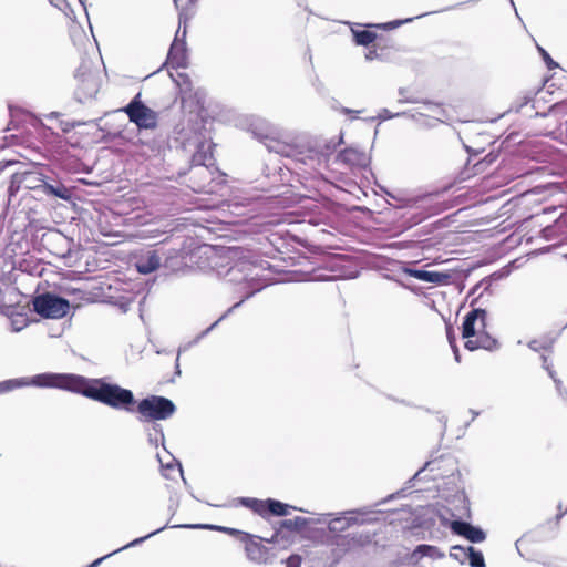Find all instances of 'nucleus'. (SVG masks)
Returning <instances> with one entry per match:
<instances>
[{
  "instance_id": "bf43d9fd",
  "label": "nucleus",
  "mask_w": 567,
  "mask_h": 567,
  "mask_svg": "<svg viewBox=\"0 0 567 567\" xmlns=\"http://www.w3.org/2000/svg\"><path fill=\"white\" fill-rule=\"evenodd\" d=\"M309 224L313 225V226H317L320 224V220L318 218H310L309 219Z\"/></svg>"
},
{
  "instance_id": "13d9d810",
  "label": "nucleus",
  "mask_w": 567,
  "mask_h": 567,
  "mask_svg": "<svg viewBox=\"0 0 567 567\" xmlns=\"http://www.w3.org/2000/svg\"><path fill=\"white\" fill-rule=\"evenodd\" d=\"M416 101L413 99H400L399 103H415Z\"/></svg>"
},
{
  "instance_id": "2eb2a0df",
  "label": "nucleus",
  "mask_w": 567,
  "mask_h": 567,
  "mask_svg": "<svg viewBox=\"0 0 567 567\" xmlns=\"http://www.w3.org/2000/svg\"><path fill=\"white\" fill-rule=\"evenodd\" d=\"M402 272L410 277H413L417 280H421L424 282L436 284V285L445 284L451 278V276L446 272L430 271V270H425V269H416V268H411L406 265H404L402 267Z\"/></svg>"
},
{
  "instance_id": "774afa93",
  "label": "nucleus",
  "mask_w": 567,
  "mask_h": 567,
  "mask_svg": "<svg viewBox=\"0 0 567 567\" xmlns=\"http://www.w3.org/2000/svg\"><path fill=\"white\" fill-rule=\"evenodd\" d=\"M544 566H545V567H554V566H553L551 564H549V563H544Z\"/></svg>"
},
{
  "instance_id": "49530a36",
  "label": "nucleus",
  "mask_w": 567,
  "mask_h": 567,
  "mask_svg": "<svg viewBox=\"0 0 567 567\" xmlns=\"http://www.w3.org/2000/svg\"><path fill=\"white\" fill-rule=\"evenodd\" d=\"M49 2L60 10H63V6H64L65 8L70 9L71 13H73V10L66 3V0H49Z\"/></svg>"
},
{
  "instance_id": "c85d7f7f",
  "label": "nucleus",
  "mask_w": 567,
  "mask_h": 567,
  "mask_svg": "<svg viewBox=\"0 0 567 567\" xmlns=\"http://www.w3.org/2000/svg\"><path fill=\"white\" fill-rule=\"evenodd\" d=\"M477 339H478V343L481 346V349H484V350H487V351H494L496 349H498V341L496 339H494L493 337H491L488 333L486 332H477Z\"/></svg>"
},
{
  "instance_id": "bb28decb",
  "label": "nucleus",
  "mask_w": 567,
  "mask_h": 567,
  "mask_svg": "<svg viewBox=\"0 0 567 567\" xmlns=\"http://www.w3.org/2000/svg\"><path fill=\"white\" fill-rule=\"evenodd\" d=\"M352 35L355 44L368 47L377 39V33L370 30H354L352 29Z\"/></svg>"
},
{
  "instance_id": "9d476101",
  "label": "nucleus",
  "mask_w": 567,
  "mask_h": 567,
  "mask_svg": "<svg viewBox=\"0 0 567 567\" xmlns=\"http://www.w3.org/2000/svg\"><path fill=\"white\" fill-rule=\"evenodd\" d=\"M235 506L240 505L251 509L261 517L268 515L285 517L289 515L290 505L275 498L258 499L254 497H238L234 499Z\"/></svg>"
},
{
  "instance_id": "8fccbe9b",
  "label": "nucleus",
  "mask_w": 567,
  "mask_h": 567,
  "mask_svg": "<svg viewBox=\"0 0 567 567\" xmlns=\"http://www.w3.org/2000/svg\"><path fill=\"white\" fill-rule=\"evenodd\" d=\"M313 85H315L317 92H319V93L322 92L323 84H322V82L319 79H316V81L313 82Z\"/></svg>"
},
{
  "instance_id": "e2e57ef3",
  "label": "nucleus",
  "mask_w": 567,
  "mask_h": 567,
  "mask_svg": "<svg viewBox=\"0 0 567 567\" xmlns=\"http://www.w3.org/2000/svg\"><path fill=\"white\" fill-rule=\"evenodd\" d=\"M327 516H330V514L324 515V517H327ZM326 520H327L326 518H319L317 520V523L321 524V523H326Z\"/></svg>"
},
{
  "instance_id": "5fc2aeb1",
  "label": "nucleus",
  "mask_w": 567,
  "mask_h": 567,
  "mask_svg": "<svg viewBox=\"0 0 567 567\" xmlns=\"http://www.w3.org/2000/svg\"><path fill=\"white\" fill-rule=\"evenodd\" d=\"M404 489H402L401 492H398L395 494H391L390 496H388L386 498L382 499L379 504H383V503H386L389 499H393L396 495L403 493Z\"/></svg>"
},
{
  "instance_id": "09e8293b",
  "label": "nucleus",
  "mask_w": 567,
  "mask_h": 567,
  "mask_svg": "<svg viewBox=\"0 0 567 567\" xmlns=\"http://www.w3.org/2000/svg\"><path fill=\"white\" fill-rule=\"evenodd\" d=\"M451 348H452L455 361L461 362V354H460V349H458L457 344H453V346H451Z\"/></svg>"
},
{
  "instance_id": "4d7b16f0",
  "label": "nucleus",
  "mask_w": 567,
  "mask_h": 567,
  "mask_svg": "<svg viewBox=\"0 0 567 567\" xmlns=\"http://www.w3.org/2000/svg\"><path fill=\"white\" fill-rule=\"evenodd\" d=\"M520 543H522V539H517L516 543H515V546H516V549L518 551V554L523 557V553L520 551Z\"/></svg>"
},
{
  "instance_id": "58836bf2",
  "label": "nucleus",
  "mask_w": 567,
  "mask_h": 567,
  "mask_svg": "<svg viewBox=\"0 0 567 567\" xmlns=\"http://www.w3.org/2000/svg\"><path fill=\"white\" fill-rule=\"evenodd\" d=\"M178 78L182 82H177L178 86L182 91H190L192 90V81L186 73H178Z\"/></svg>"
},
{
  "instance_id": "473e14b6",
  "label": "nucleus",
  "mask_w": 567,
  "mask_h": 567,
  "mask_svg": "<svg viewBox=\"0 0 567 567\" xmlns=\"http://www.w3.org/2000/svg\"><path fill=\"white\" fill-rule=\"evenodd\" d=\"M450 556L454 560L464 564L468 557V550L463 546L456 545L451 548Z\"/></svg>"
},
{
  "instance_id": "9b49d317",
  "label": "nucleus",
  "mask_w": 567,
  "mask_h": 567,
  "mask_svg": "<svg viewBox=\"0 0 567 567\" xmlns=\"http://www.w3.org/2000/svg\"><path fill=\"white\" fill-rule=\"evenodd\" d=\"M186 33V17L181 12L178 16V29L167 54V63L173 69L187 66Z\"/></svg>"
},
{
  "instance_id": "f8f14e48",
  "label": "nucleus",
  "mask_w": 567,
  "mask_h": 567,
  "mask_svg": "<svg viewBox=\"0 0 567 567\" xmlns=\"http://www.w3.org/2000/svg\"><path fill=\"white\" fill-rule=\"evenodd\" d=\"M453 516L454 514L445 506L440 504L431 505L425 507L414 519L416 525L413 526V528L421 527L424 529H431L437 522H440L443 527H450V523L453 520L451 517Z\"/></svg>"
},
{
  "instance_id": "b1692460",
  "label": "nucleus",
  "mask_w": 567,
  "mask_h": 567,
  "mask_svg": "<svg viewBox=\"0 0 567 567\" xmlns=\"http://www.w3.org/2000/svg\"><path fill=\"white\" fill-rule=\"evenodd\" d=\"M2 312L11 318V330L20 332L29 324V318L23 313H14L11 305H2Z\"/></svg>"
},
{
  "instance_id": "69168bd1",
  "label": "nucleus",
  "mask_w": 567,
  "mask_h": 567,
  "mask_svg": "<svg viewBox=\"0 0 567 567\" xmlns=\"http://www.w3.org/2000/svg\"><path fill=\"white\" fill-rule=\"evenodd\" d=\"M342 111H343L344 113H347V114H348V113H352V112H353L352 110L347 109V107H344Z\"/></svg>"
},
{
  "instance_id": "ea45409f",
  "label": "nucleus",
  "mask_w": 567,
  "mask_h": 567,
  "mask_svg": "<svg viewBox=\"0 0 567 567\" xmlns=\"http://www.w3.org/2000/svg\"><path fill=\"white\" fill-rule=\"evenodd\" d=\"M554 383L556 385V390L559 394V396L564 400V402L566 403L567 405V391L566 389L563 386V382L560 379H554Z\"/></svg>"
},
{
  "instance_id": "39448f33",
  "label": "nucleus",
  "mask_w": 567,
  "mask_h": 567,
  "mask_svg": "<svg viewBox=\"0 0 567 567\" xmlns=\"http://www.w3.org/2000/svg\"><path fill=\"white\" fill-rule=\"evenodd\" d=\"M123 389V386H121ZM126 390V388H124ZM134 395L133 391L127 389ZM134 403L130 406L128 410L126 409H116L114 410L118 411H125V412H134V406L136 405V411L140 414L141 421H146L148 423L155 422V421H162L169 419L175 412H176V405L175 403L165 396L162 395H148L138 402L136 401L135 396H133Z\"/></svg>"
},
{
  "instance_id": "7c9ffc66",
  "label": "nucleus",
  "mask_w": 567,
  "mask_h": 567,
  "mask_svg": "<svg viewBox=\"0 0 567 567\" xmlns=\"http://www.w3.org/2000/svg\"><path fill=\"white\" fill-rule=\"evenodd\" d=\"M20 188H23L22 178L20 172H16L10 177V183L8 186V195L9 197H13Z\"/></svg>"
},
{
  "instance_id": "4c0bfd02",
  "label": "nucleus",
  "mask_w": 567,
  "mask_h": 567,
  "mask_svg": "<svg viewBox=\"0 0 567 567\" xmlns=\"http://www.w3.org/2000/svg\"><path fill=\"white\" fill-rule=\"evenodd\" d=\"M537 50L539 52V54L542 55L546 66L549 69V70H554L556 68H558V63L555 62L551 56L549 55V53L544 49L542 48L540 45H537Z\"/></svg>"
},
{
  "instance_id": "f03ea898",
  "label": "nucleus",
  "mask_w": 567,
  "mask_h": 567,
  "mask_svg": "<svg viewBox=\"0 0 567 567\" xmlns=\"http://www.w3.org/2000/svg\"><path fill=\"white\" fill-rule=\"evenodd\" d=\"M233 254L237 259L227 262L226 266H221L217 270V274L230 284L243 286L245 296L240 301L230 307L218 320L204 330L198 339L207 336L221 320L240 307L246 299H249L269 285V279L265 278L262 275L267 268L266 266H269L267 261L258 260L250 254L241 256H239L237 251H233Z\"/></svg>"
},
{
  "instance_id": "e433bc0d",
  "label": "nucleus",
  "mask_w": 567,
  "mask_h": 567,
  "mask_svg": "<svg viewBox=\"0 0 567 567\" xmlns=\"http://www.w3.org/2000/svg\"><path fill=\"white\" fill-rule=\"evenodd\" d=\"M437 465V461H429L424 464V466L422 468H420L414 475L412 478L409 480V484H411L413 481L415 480H419L421 474L424 472V471H430V472H434L435 470H437L439 467L436 466Z\"/></svg>"
},
{
  "instance_id": "c03bdc74",
  "label": "nucleus",
  "mask_w": 567,
  "mask_h": 567,
  "mask_svg": "<svg viewBox=\"0 0 567 567\" xmlns=\"http://www.w3.org/2000/svg\"><path fill=\"white\" fill-rule=\"evenodd\" d=\"M446 338L450 346L456 344L454 328L451 324H446Z\"/></svg>"
},
{
  "instance_id": "393cba45",
  "label": "nucleus",
  "mask_w": 567,
  "mask_h": 567,
  "mask_svg": "<svg viewBox=\"0 0 567 567\" xmlns=\"http://www.w3.org/2000/svg\"><path fill=\"white\" fill-rule=\"evenodd\" d=\"M22 178L23 188L40 193L41 183L43 182L44 175L38 172L24 171L20 172Z\"/></svg>"
},
{
  "instance_id": "de8ad7c7",
  "label": "nucleus",
  "mask_w": 567,
  "mask_h": 567,
  "mask_svg": "<svg viewBox=\"0 0 567 567\" xmlns=\"http://www.w3.org/2000/svg\"><path fill=\"white\" fill-rule=\"evenodd\" d=\"M112 555H113L112 553L104 555L103 557H100V558L95 559L94 561H92L87 567H97L103 560L111 557Z\"/></svg>"
},
{
  "instance_id": "f3484780",
  "label": "nucleus",
  "mask_w": 567,
  "mask_h": 567,
  "mask_svg": "<svg viewBox=\"0 0 567 567\" xmlns=\"http://www.w3.org/2000/svg\"><path fill=\"white\" fill-rule=\"evenodd\" d=\"M161 266V256L157 250H147L145 254L137 257L135 267L142 275H148L157 270Z\"/></svg>"
},
{
  "instance_id": "dca6fc26",
  "label": "nucleus",
  "mask_w": 567,
  "mask_h": 567,
  "mask_svg": "<svg viewBox=\"0 0 567 567\" xmlns=\"http://www.w3.org/2000/svg\"><path fill=\"white\" fill-rule=\"evenodd\" d=\"M47 197H54L69 200L72 196L71 190L58 179H48L45 176L41 183L40 193Z\"/></svg>"
},
{
  "instance_id": "37998d69",
  "label": "nucleus",
  "mask_w": 567,
  "mask_h": 567,
  "mask_svg": "<svg viewBox=\"0 0 567 567\" xmlns=\"http://www.w3.org/2000/svg\"><path fill=\"white\" fill-rule=\"evenodd\" d=\"M464 347L468 351H475L477 349H481V346L478 343V339L477 338L475 340H472L471 338L466 339V341L464 343Z\"/></svg>"
},
{
  "instance_id": "603ef678",
  "label": "nucleus",
  "mask_w": 567,
  "mask_h": 567,
  "mask_svg": "<svg viewBox=\"0 0 567 567\" xmlns=\"http://www.w3.org/2000/svg\"><path fill=\"white\" fill-rule=\"evenodd\" d=\"M73 127H74V124H71L69 122L62 123V125H61L62 131L65 133L71 131Z\"/></svg>"
},
{
  "instance_id": "cd10ccee",
  "label": "nucleus",
  "mask_w": 567,
  "mask_h": 567,
  "mask_svg": "<svg viewBox=\"0 0 567 567\" xmlns=\"http://www.w3.org/2000/svg\"><path fill=\"white\" fill-rule=\"evenodd\" d=\"M172 526H173V525H169V524L167 523V524H165L164 526H162V527L157 528L156 530H154V532H152V533H150V534H147V535H145V536H143V537L135 538L134 540L130 542L128 544H126V545H124V546H122V547H120V548H117V549L113 550V551H112V554H117V553H120V551H122V550H125V549H127V548H131V547H135V546H137V545H141V544H142V543H144L146 539H148V538L153 537L154 535H156V534L161 533V532H162V530H164L165 528H173Z\"/></svg>"
},
{
  "instance_id": "f257e3e1",
  "label": "nucleus",
  "mask_w": 567,
  "mask_h": 567,
  "mask_svg": "<svg viewBox=\"0 0 567 567\" xmlns=\"http://www.w3.org/2000/svg\"><path fill=\"white\" fill-rule=\"evenodd\" d=\"M32 385L37 388H54L85 396L109 408L128 410L134 403L130 391L107 378H87L74 373L45 372L31 378L9 379L0 382V394L18 388Z\"/></svg>"
},
{
  "instance_id": "a18cd8bd",
  "label": "nucleus",
  "mask_w": 567,
  "mask_h": 567,
  "mask_svg": "<svg viewBox=\"0 0 567 567\" xmlns=\"http://www.w3.org/2000/svg\"><path fill=\"white\" fill-rule=\"evenodd\" d=\"M458 498L462 501V503L464 504L463 506V509H464V513L463 515L470 517L471 516V512H470V502L466 497V495L464 493H462Z\"/></svg>"
},
{
  "instance_id": "ddd939ff",
  "label": "nucleus",
  "mask_w": 567,
  "mask_h": 567,
  "mask_svg": "<svg viewBox=\"0 0 567 567\" xmlns=\"http://www.w3.org/2000/svg\"><path fill=\"white\" fill-rule=\"evenodd\" d=\"M450 529L453 534L462 536L473 544L482 543L486 539V533L480 527L461 518L453 519L450 523Z\"/></svg>"
},
{
  "instance_id": "052dcab7",
  "label": "nucleus",
  "mask_w": 567,
  "mask_h": 567,
  "mask_svg": "<svg viewBox=\"0 0 567 567\" xmlns=\"http://www.w3.org/2000/svg\"><path fill=\"white\" fill-rule=\"evenodd\" d=\"M175 374H176V375H181L178 358L176 359V370H175Z\"/></svg>"
},
{
  "instance_id": "79ce46f5",
  "label": "nucleus",
  "mask_w": 567,
  "mask_h": 567,
  "mask_svg": "<svg viewBox=\"0 0 567 567\" xmlns=\"http://www.w3.org/2000/svg\"><path fill=\"white\" fill-rule=\"evenodd\" d=\"M530 101H532L530 97L524 96L522 99V101H519V102L515 103L514 105H512L511 111L519 113L524 106H526L527 104L530 103Z\"/></svg>"
},
{
  "instance_id": "6e6552de",
  "label": "nucleus",
  "mask_w": 567,
  "mask_h": 567,
  "mask_svg": "<svg viewBox=\"0 0 567 567\" xmlns=\"http://www.w3.org/2000/svg\"><path fill=\"white\" fill-rule=\"evenodd\" d=\"M437 197V194L427 193L405 199L404 205L415 209V212L410 216L412 225H417L446 209V205L439 200Z\"/></svg>"
},
{
  "instance_id": "2f4dec72",
  "label": "nucleus",
  "mask_w": 567,
  "mask_h": 567,
  "mask_svg": "<svg viewBox=\"0 0 567 567\" xmlns=\"http://www.w3.org/2000/svg\"><path fill=\"white\" fill-rule=\"evenodd\" d=\"M554 340L551 339H533L528 342V348L535 352H538L540 350H551Z\"/></svg>"
},
{
  "instance_id": "4468645a",
  "label": "nucleus",
  "mask_w": 567,
  "mask_h": 567,
  "mask_svg": "<svg viewBox=\"0 0 567 567\" xmlns=\"http://www.w3.org/2000/svg\"><path fill=\"white\" fill-rule=\"evenodd\" d=\"M336 162L348 168H364L370 157L357 147H347L338 153Z\"/></svg>"
},
{
  "instance_id": "a19ab883",
  "label": "nucleus",
  "mask_w": 567,
  "mask_h": 567,
  "mask_svg": "<svg viewBox=\"0 0 567 567\" xmlns=\"http://www.w3.org/2000/svg\"><path fill=\"white\" fill-rule=\"evenodd\" d=\"M286 567H300L301 557L299 555H291L286 560Z\"/></svg>"
},
{
  "instance_id": "6ab92c4d",
  "label": "nucleus",
  "mask_w": 567,
  "mask_h": 567,
  "mask_svg": "<svg viewBox=\"0 0 567 567\" xmlns=\"http://www.w3.org/2000/svg\"><path fill=\"white\" fill-rule=\"evenodd\" d=\"M359 511H349L343 513L342 516L336 517L328 522V528L331 533H341L344 532L353 524H358V515ZM365 520H360V524H363Z\"/></svg>"
},
{
  "instance_id": "423d86ee",
  "label": "nucleus",
  "mask_w": 567,
  "mask_h": 567,
  "mask_svg": "<svg viewBox=\"0 0 567 567\" xmlns=\"http://www.w3.org/2000/svg\"><path fill=\"white\" fill-rule=\"evenodd\" d=\"M262 143L269 153L278 154L282 157L291 158L311 168L319 164L320 156L313 150H302L301 147L280 141L275 137L264 136Z\"/></svg>"
},
{
  "instance_id": "4be33fe9",
  "label": "nucleus",
  "mask_w": 567,
  "mask_h": 567,
  "mask_svg": "<svg viewBox=\"0 0 567 567\" xmlns=\"http://www.w3.org/2000/svg\"><path fill=\"white\" fill-rule=\"evenodd\" d=\"M172 527H181V528H187V529L219 530V532H224V533H227L230 535H239L240 540H245L250 537V534H248V533L240 532L235 528L224 527V526H218V525H213V524H179V525H173Z\"/></svg>"
},
{
  "instance_id": "72a5a7b5",
  "label": "nucleus",
  "mask_w": 567,
  "mask_h": 567,
  "mask_svg": "<svg viewBox=\"0 0 567 567\" xmlns=\"http://www.w3.org/2000/svg\"><path fill=\"white\" fill-rule=\"evenodd\" d=\"M171 456H172V461L168 463H164L161 458V455L158 453L156 454V458L159 462L162 470L163 471H173V470L177 468L179 474L183 475L182 464L173 455H171Z\"/></svg>"
},
{
  "instance_id": "864d4df0",
  "label": "nucleus",
  "mask_w": 567,
  "mask_h": 567,
  "mask_svg": "<svg viewBox=\"0 0 567 567\" xmlns=\"http://www.w3.org/2000/svg\"><path fill=\"white\" fill-rule=\"evenodd\" d=\"M558 514L556 515V520L559 522L567 513V508L565 511H561V505L558 506Z\"/></svg>"
},
{
  "instance_id": "20e7f679",
  "label": "nucleus",
  "mask_w": 567,
  "mask_h": 567,
  "mask_svg": "<svg viewBox=\"0 0 567 567\" xmlns=\"http://www.w3.org/2000/svg\"><path fill=\"white\" fill-rule=\"evenodd\" d=\"M492 296V278L486 277L471 288L467 295L472 310L467 312L462 323V338L468 339L486 328L487 312L482 306L486 305Z\"/></svg>"
},
{
  "instance_id": "c756f323",
  "label": "nucleus",
  "mask_w": 567,
  "mask_h": 567,
  "mask_svg": "<svg viewBox=\"0 0 567 567\" xmlns=\"http://www.w3.org/2000/svg\"><path fill=\"white\" fill-rule=\"evenodd\" d=\"M468 563L471 567H486L485 559L482 551L476 550L474 547L468 546Z\"/></svg>"
},
{
  "instance_id": "680f3d73",
  "label": "nucleus",
  "mask_w": 567,
  "mask_h": 567,
  "mask_svg": "<svg viewBox=\"0 0 567 567\" xmlns=\"http://www.w3.org/2000/svg\"><path fill=\"white\" fill-rule=\"evenodd\" d=\"M470 412L472 413V420H474L480 414V412H477L475 410H470Z\"/></svg>"
},
{
  "instance_id": "c9c22d12",
  "label": "nucleus",
  "mask_w": 567,
  "mask_h": 567,
  "mask_svg": "<svg viewBox=\"0 0 567 567\" xmlns=\"http://www.w3.org/2000/svg\"><path fill=\"white\" fill-rule=\"evenodd\" d=\"M405 114H406V112L392 113L388 109H381L380 112L378 113V115L375 117H372V120H379L380 122H382V121L391 120L394 117L404 116Z\"/></svg>"
},
{
  "instance_id": "a211bd4d",
  "label": "nucleus",
  "mask_w": 567,
  "mask_h": 567,
  "mask_svg": "<svg viewBox=\"0 0 567 567\" xmlns=\"http://www.w3.org/2000/svg\"><path fill=\"white\" fill-rule=\"evenodd\" d=\"M310 520L308 518L296 516L295 518L284 519L279 523V528L275 529L274 535L270 539H267L268 543H277L279 536L282 533V529H286L288 532H301L308 525Z\"/></svg>"
},
{
  "instance_id": "6e6d98bb",
  "label": "nucleus",
  "mask_w": 567,
  "mask_h": 567,
  "mask_svg": "<svg viewBox=\"0 0 567 567\" xmlns=\"http://www.w3.org/2000/svg\"><path fill=\"white\" fill-rule=\"evenodd\" d=\"M548 372V375L554 380V379H558L556 377V372L555 370L553 369V367L549 369V370H546Z\"/></svg>"
},
{
  "instance_id": "7ed1b4c3",
  "label": "nucleus",
  "mask_w": 567,
  "mask_h": 567,
  "mask_svg": "<svg viewBox=\"0 0 567 567\" xmlns=\"http://www.w3.org/2000/svg\"><path fill=\"white\" fill-rule=\"evenodd\" d=\"M188 122V128H183L179 133L181 140L185 148L190 146L196 148L190 159V174L193 177L199 176L204 179L194 189L196 192H207L205 181L212 182L213 169H217L213 156V143L208 141L205 121L198 114H195L194 120L189 118Z\"/></svg>"
},
{
  "instance_id": "0eeeda50",
  "label": "nucleus",
  "mask_w": 567,
  "mask_h": 567,
  "mask_svg": "<svg viewBox=\"0 0 567 567\" xmlns=\"http://www.w3.org/2000/svg\"><path fill=\"white\" fill-rule=\"evenodd\" d=\"M31 303L33 311L47 319H61L68 315L70 309L66 298L48 291L35 295Z\"/></svg>"
},
{
  "instance_id": "a878e982",
  "label": "nucleus",
  "mask_w": 567,
  "mask_h": 567,
  "mask_svg": "<svg viewBox=\"0 0 567 567\" xmlns=\"http://www.w3.org/2000/svg\"><path fill=\"white\" fill-rule=\"evenodd\" d=\"M75 78L81 81L82 85L89 90V95L97 92L95 76L87 70L85 65H81L76 72Z\"/></svg>"
},
{
  "instance_id": "aec40b11",
  "label": "nucleus",
  "mask_w": 567,
  "mask_h": 567,
  "mask_svg": "<svg viewBox=\"0 0 567 567\" xmlns=\"http://www.w3.org/2000/svg\"><path fill=\"white\" fill-rule=\"evenodd\" d=\"M245 550L247 558L257 564L268 563V549L257 540H254L251 536L245 539Z\"/></svg>"
},
{
  "instance_id": "412c9836",
  "label": "nucleus",
  "mask_w": 567,
  "mask_h": 567,
  "mask_svg": "<svg viewBox=\"0 0 567 567\" xmlns=\"http://www.w3.org/2000/svg\"><path fill=\"white\" fill-rule=\"evenodd\" d=\"M144 432L147 437V443L154 449H158L159 445L166 451L165 447V435L163 426L159 423L151 422L144 426Z\"/></svg>"
},
{
  "instance_id": "1a4fd4ad",
  "label": "nucleus",
  "mask_w": 567,
  "mask_h": 567,
  "mask_svg": "<svg viewBox=\"0 0 567 567\" xmlns=\"http://www.w3.org/2000/svg\"><path fill=\"white\" fill-rule=\"evenodd\" d=\"M122 111L140 131L154 130L157 126L158 113L142 101L141 93H137Z\"/></svg>"
},
{
  "instance_id": "0e129e2a",
  "label": "nucleus",
  "mask_w": 567,
  "mask_h": 567,
  "mask_svg": "<svg viewBox=\"0 0 567 567\" xmlns=\"http://www.w3.org/2000/svg\"><path fill=\"white\" fill-rule=\"evenodd\" d=\"M182 476V480H183V483L186 487H188V482L186 481V478L184 477V475H181Z\"/></svg>"
},
{
  "instance_id": "f704fd0d",
  "label": "nucleus",
  "mask_w": 567,
  "mask_h": 567,
  "mask_svg": "<svg viewBox=\"0 0 567 567\" xmlns=\"http://www.w3.org/2000/svg\"><path fill=\"white\" fill-rule=\"evenodd\" d=\"M414 19L415 18H406V19H403V20H393V21H390V22H386V23L372 24L371 27H375V28L383 29V30H392V29H395L398 27H401L402 24L412 22Z\"/></svg>"
},
{
  "instance_id": "5701e85b",
  "label": "nucleus",
  "mask_w": 567,
  "mask_h": 567,
  "mask_svg": "<svg viewBox=\"0 0 567 567\" xmlns=\"http://www.w3.org/2000/svg\"><path fill=\"white\" fill-rule=\"evenodd\" d=\"M423 557H430L432 559H441L445 557V554L441 551L436 546L422 544L415 547L411 554V560L413 563L419 561Z\"/></svg>"
},
{
  "instance_id": "338daca9",
  "label": "nucleus",
  "mask_w": 567,
  "mask_h": 567,
  "mask_svg": "<svg viewBox=\"0 0 567 567\" xmlns=\"http://www.w3.org/2000/svg\"><path fill=\"white\" fill-rule=\"evenodd\" d=\"M79 2L83 7V9L86 11V8H85V4H84L83 0H79Z\"/></svg>"
},
{
  "instance_id": "3c124183",
  "label": "nucleus",
  "mask_w": 567,
  "mask_h": 567,
  "mask_svg": "<svg viewBox=\"0 0 567 567\" xmlns=\"http://www.w3.org/2000/svg\"><path fill=\"white\" fill-rule=\"evenodd\" d=\"M542 361H543V368L545 370H549L551 368V364L548 362V358L546 355H542Z\"/></svg>"
}]
</instances>
